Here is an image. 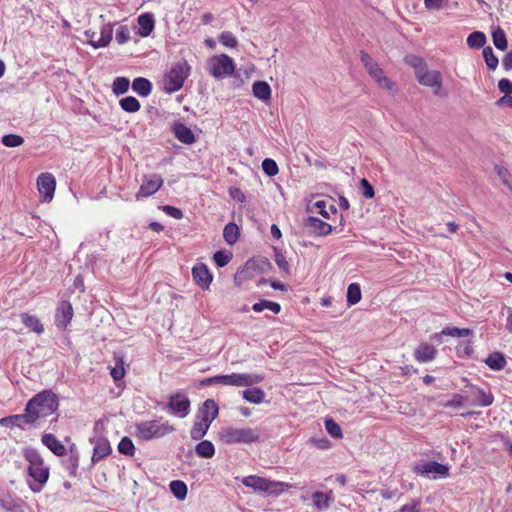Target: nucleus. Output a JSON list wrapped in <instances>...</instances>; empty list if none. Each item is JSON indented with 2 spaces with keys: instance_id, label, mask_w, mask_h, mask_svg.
Masks as SVG:
<instances>
[{
  "instance_id": "f257e3e1",
  "label": "nucleus",
  "mask_w": 512,
  "mask_h": 512,
  "mask_svg": "<svg viewBox=\"0 0 512 512\" xmlns=\"http://www.w3.org/2000/svg\"><path fill=\"white\" fill-rule=\"evenodd\" d=\"M59 407L58 396L51 390H43L33 396L24 411L33 424L40 418L54 413Z\"/></svg>"
},
{
  "instance_id": "f03ea898",
  "label": "nucleus",
  "mask_w": 512,
  "mask_h": 512,
  "mask_svg": "<svg viewBox=\"0 0 512 512\" xmlns=\"http://www.w3.org/2000/svg\"><path fill=\"white\" fill-rule=\"evenodd\" d=\"M24 457L29 463L28 475L34 482H29L30 489L37 493L40 492L49 478V467L44 466L43 459L39 452L34 448H26Z\"/></svg>"
},
{
  "instance_id": "7ed1b4c3",
  "label": "nucleus",
  "mask_w": 512,
  "mask_h": 512,
  "mask_svg": "<svg viewBox=\"0 0 512 512\" xmlns=\"http://www.w3.org/2000/svg\"><path fill=\"white\" fill-rule=\"evenodd\" d=\"M221 440L227 445L252 444L260 439V432L255 428H224L220 433Z\"/></svg>"
},
{
  "instance_id": "20e7f679",
  "label": "nucleus",
  "mask_w": 512,
  "mask_h": 512,
  "mask_svg": "<svg viewBox=\"0 0 512 512\" xmlns=\"http://www.w3.org/2000/svg\"><path fill=\"white\" fill-rule=\"evenodd\" d=\"M174 430L168 422L160 423L159 420L143 421L135 424V436L143 441L164 437Z\"/></svg>"
},
{
  "instance_id": "39448f33",
  "label": "nucleus",
  "mask_w": 512,
  "mask_h": 512,
  "mask_svg": "<svg viewBox=\"0 0 512 512\" xmlns=\"http://www.w3.org/2000/svg\"><path fill=\"white\" fill-rule=\"evenodd\" d=\"M190 66L186 61L176 63L164 78V89L167 93H174L183 87L185 79L189 76Z\"/></svg>"
},
{
  "instance_id": "423d86ee",
  "label": "nucleus",
  "mask_w": 512,
  "mask_h": 512,
  "mask_svg": "<svg viewBox=\"0 0 512 512\" xmlns=\"http://www.w3.org/2000/svg\"><path fill=\"white\" fill-rule=\"evenodd\" d=\"M235 68L236 65L233 59L226 54L213 56L207 63L208 72L216 79H222L226 76L233 75Z\"/></svg>"
},
{
  "instance_id": "0eeeda50",
  "label": "nucleus",
  "mask_w": 512,
  "mask_h": 512,
  "mask_svg": "<svg viewBox=\"0 0 512 512\" xmlns=\"http://www.w3.org/2000/svg\"><path fill=\"white\" fill-rule=\"evenodd\" d=\"M244 486L252 488L254 491L265 492L268 494L279 495L286 486L283 482L272 481L257 475H249L242 479Z\"/></svg>"
},
{
  "instance_id": "6e6552de",
  "label": "nucleus",
  "mask_w": 512,
  "mask_h": 512,
  "mask_svg": "<svg viewBox=\"0 0 512 512\" xmlns=\"http://www.w3.org/2000/svg\"><path fill=\"white\" fill-rule=\"evenodd\" d=\"M413 471L418 475H424L431 479L447 478L450 473V467L436 461H427L422 464H417Z\"/></svg>"
},
{
  "instance_id": "1a4fd4ad",
  "label": "nucleus",
  "mask_w": 512,
  "mask_h": 512,
  "mask_svg": "<svg viewBox=\"0 0 512 512\" xmlns=\"http://www.w3.org/2000/svg\"><path fill=\"white\" fill-rule=\"evenodd\" d=\"M220 384L222 385H230V386H252L253 384H258L263 381L264 377L259 374H239L232 373L227 375H220Z\"/></svg>"
},
{
  "instance_id": "9d476101",
  "label": "nucleus",
  "mask_w": 512,
  "mask_h": 512,
  "mask_svg": "<svg viewBox=\"0 0 512 512\" xmlns=\"http://www.w3.org/2000/svg\"><path fill=\"white\" fill-rule=\"evenodd\" d=\"M191 401L182 392L171 394L168 398L167 408L180 418L186 417L190 412Z\"/></svg>"
},
{
  "instance_id": "9b49d317",
  "label": "nucleus",
  "mask_w": 512,
  "mask_h": 512,
  "mask_svg": "<svg viewBox=\"0 0 512 512\" xmlns=\"http://www.w3.org/2000/svg\"><path fill=\"white\" fill-rule=\"evenodd\" d=\"M163 185L161 175L153 173L149 176L144 175L142 184L139 191L136 193L135 198L137 201L147 198L155 194Z\"/></svg>"
},
{
  "instance_id": "f8f14e48",
  "label": "nucleus",
  "mask_w": 512,
  "mask_h": 512,
  "mask_svg": "<svg viewBox=\"0 0 512 512\" xmlns=\"http://www.w3.org/2000/svg\"><path fill=\"white\" fill-rule=\"evenodd\" d=\"M37 186L39 193L43 196V201L50 202L56 188L55 177L51 173H41L37 178Z\"/></svg>"
},
{
  "instance_id": "ddd939ff",
  "label": "nucleus",
  "mask_w": 512,
  "mask_h": 512,
  "mask_svg": "<svg viewBox=\"0 0 512 512\" xmlns=\"http://www.w3.org/2000/svg\"><path fill=\"white\" fill-rule=\"evenodd\" d=\"M303 227L305 229H308L310 234H313L318 237L327 236L333 230L332 226L329 223L314 216L306 217L303 221Z\"/></svg>"
},
{
  "instance_id": "4468645a",
  "label": "nucleus",
  "mask_w": 512,
  "mask_h": 512,
  "mask_svg": "<svg viewBox=\"0 0 512 512\" xmlns=\"http://www.w3.org/2000/svg\"><path fill=\"white\" fill-rule=\"evenodd\" d=\"M192 277L195 283L202 289L208 290L212 282L213 276L204 263H197L192 268Z\"/></svg>"
},
{
  "instance_id": "2eb2a0df",
  "label": "nucleus",
  "mask_w": 512,
  "mask_h": 512,
  "mask_svg": "<svg viewBox=\"0 0 512 512\" xmlns=\"http://www.w3.org/2000/svg\"><path fill=\"white\" fill-rule=\"evenodd\" d=\"M90 442L94 444L93 454L91 457L93 464L98 463L112 453V448L107 438H90Z\"/></svg>"
},
{
  "instance_id": "dca6fc26",
  "label": "nucleus",
  "mask_w": 512,
  "mask_h": 512,
  "mask_svg": "<svg viewBox=\"0 0 512 512\" xmlns=\"http://www.w3.org/2000/svg\"><path fill=\"white\" fill-rule=\"evenodd\" d=\"M175 138L183 144L191 145L196 142L193 131L181 121H175L171 126Z\"/></svg>"
},
{
  "instance_id": "f3484780",
  "label": "nucleus",
  "mask_w": 512,
  "mask_h": 512,
  "mask_svg": "<svg viewBox=\"0 0 512 512\" xmlns=\"http://www.w3.org/2000/svg\"><path fill=\"white\" fill-rule=\"evenodd\" d=\"M73 317V308L69 301H61L58 304L55 314L56 325L59 328H66Z\"/></svg>"
},
{
  "instance_id": "a211bd4d",
  "label": "nucleus",
  "mask_w": 512,
  "mask_h": 512,
  "mask_svg": "<svg viewBox=\"0 0 512 512\" xmlns=\"http://www.w3.org/2000/svg\"><path fill=\"white\" fill-rule=\"evenodd\" d=\"M437 356V349L426 342L420 343L415 351L414 358L419 363H427L433 361Z\"/></svg>"
},
{
  "instance_id": "6ab92c4d",
  "label": "nucleus",
  "mask_w": 512,
  "mask_h": 512,
  "mask_svg": "<svg viewBox=\"0 0 512 512\" xmlns=\"http://www.w3.org/2000/svg\"><path fill=\"white\" fill-rule=\"evenodd\" d=\"M418 82L427 87L439 89L442 85V76L438 71H428L427 67L416 75Z\"/></svg>"
},
{
  "instance_id": "aec40b11",
  "label": "nucleus",
  "mask_w": 512,
  "mask_h": 512,
  "mask_svg": "<svg viewBox=\"0 0 512 512\" xmlns=\"http://www.w3.org/2000/svg\"><path fill=\"white\" fill-rule=\"evenodd\" d=\"M26 503L18 498L13 497L10 494L0 495V507L9 512H24Z\"/></svg>"
},
{
  "instance_id": "412c9836",
  "label": "nucleus",
  "mask_w": 512,
  "mask_h": 512,
  "mask_svg": "<svg viewBox=\"0 0 512 512\" xmlns=\"http://www.w3.org/2000/svg\"><path fill=\"white\" fill-rule=\"evenodd\" d=\"M137 22L139 25L138 34L141 37H148L154 30L155 19L152 13L147 12L138 16Z\"/></svg>"
},
{
  "instance_id": "4be33fe9",
  "label": "nucleus",
  "mask_w": 512,
  "mask_h": 512,
  "mask_svg": "<svg viewBox=\"0 0 512 512\" xmlns=\"http://www.w3.org/2000/svg\"><path fill=\"white\" fill-rule=\"evenodd\" d=\"M41 441L54 455L61 457L66 454L65 446L55 437V435L45 433L42 435Z\"/></svg>"
},
{
  "instance_id": "5701e85b",
  "label": "nucleus",
  "mask_w": 512,
  "mask_h": 512,
  "mask_svg": "<svg viewBox=\"0 0 512 512\" xmlns=\"http://www.w3.org/2000/svg\"><path fill=\"white\" fill-rule=\"evenodd\" d=\"M258 273V268L256 266V259L251 258L249 259L242 268H240L234 277L235 282H243L247 279L253 278Z\"/></svg>"
},
{
  "instance_id": "b1692460",
  "label": "nucleus",
  "mask_w": 512,
  "mask_h": 512,
  "mask_svg": "<svg viewBox=\"0 0 512 512\" xmlns=\"http://www.w3.org/2000/svg\"><path fill=\"white\" fill-rule=\"evenodd\" d=\"M360 60L373 79L377 80L380 76L382 77L383 70L365 50L360 51Z\"/></svg>"
},
{
  "instance_id": "393cba45",
  "label": "nucleus",
  "mask_w": 512,
  "mask_h": 512,
  "mask_svg": "<svg viewBox=\"0 0 512 512\" xmlns=\"http://www.w3.org/2000/svg\"><path fill=\"white\" fill-rule=\"evenodd\" d=\"M26 424H33L30 422V418L27 416V413L24 411L23 414H15L7 417H3L0 419V426L5 427H19L24 429Z\"/></svg>"
},
{
  "instance_id": "a878e982",
  "label": "nucleus",
  "mask_w": 512,
  "mask_h": 512,
  "mask_svg": "<svg viewBox=\"0 0 512 512\" xmlns=\"http://www.w3.org/2000/svg\"><path fill=\"white\" fill-rule=\"evenodd\" d=\"M204 408L212 409L210 416H196V418H197L198 422H201V424L206 428V430H208L211 423L218 417L219 407H218L217 403L215 402V400L206 399L204 401Z\"/></svg>"
},
{
  "instance_id": "bb28decb",
  "label": "nucleus",
  "mask_w": 512,
  "mask_h": 512,
  "mask_svg": "<svg viewBox=\"0 0 512 512\" xmlns=\"http://www.w3.org/2000/svg\"><path fill=\"white\" fill-rule=\"evenodd\" d=\"M473 330L470 328H458L453 326H446L442 329L440 333H435L432 335V339L438 340L442 336H451V337H467L472 336Z\"/></svg>"
},
{
  "instance_id": "cd10ccee",
  "label": "nucleus",
  "mask_w": 512,
  "mask_h": 512,
  "mask_svg": "<svg viewBox=\"0 0 512 512\" xmlns=\"http://www.w3.org/2000/svg\"><path fill=\"white\" fill-rule=\"evenodd\" d=\"M20 318L23 325L29 331H32L38 335L44 332V326L37 316L25 312L20 314Z\"/></svg>"
},
{
  "instance_id": "c85d7f7f",
  "label": "nucleus",
  "mask_w": 512,
  "mask_h": 512,
  "mask_svg": "<svg viewBox=\"0 0 512 512\" xmlns=\"http://www.w3.org/2000/svg\"><path fill=\"white\" fill-rule=\"evenodd\" d=\"M252 93L254 97L264 102L271 99V87L266 81H255L252 85Z\"/></svg>"
},
{
  "instance_id": "c756f323",
  "label": "nucleus",
  "mask_w": 512,
  "mask_h": 512,
  "mask_svg": "<svg viewBox=\"0 0 512 512\" xmlns=\"http://www.w3.org/2000/svg\"><path fill=\"white\" fill-rule=\"evenodd\" d=\"M152 83L144 77H137L132 82V90L141 97H147L152 91Z\"/></svg>"
},
{
  "instance_id": "7c9ffc66",
  "label": "nucleus",
  "mask_w": 512,
  "mask_h": 512,
  "mask_svg": "<svg viewBox=\"0 0 512 512\" xmlns=\"http://www.w3.org/2000/svg\"><path fill=\"white\" fill-rule=\"evenodd\" d=\"M484 363L494 371H500L502 370L506 365V359L505 355L502 352H493L490 353L486 359L484 360Z\"/></svg>"
},
{
  "instance_id": "2f4dec72",
  "label": "nucleus",
  "mask_w": 512,
  "mask_h": 512,
  "mask_svg": "<svg viewBox=\"0 0 512 512\" xmlns=\"http://www.w3.org/2000/svg\"><path fill=\"white\" fill-rule=\"evenodd\" d=\"M242 397L252 404H261L265 399V392L260 387H251L242 391Z\"/></svg>"
},
{
  "instance_id": "473e14b6",
  "label": "nucleus",
  "mask_w": 512,
  "mask_h": 512,
  "mask_svg": "<svg viewBox=\"0 0 512 512\" xmlns=\"http://www.w3.org/2000/svg\"><path fill=\"white\" fill-rule=\"evenodd\" d=\"M312 501L316 508L323 510L330 506V504L334 501V497L331 491L329 493L316 491L312 494Z\"/></svg>"
},
{
  "instance_id": "72a5a7b5",
  "label": "nucleus",
  "mask_w": 512,
  "mask_h": 512,
  "mask_svg": "<svg viewBox=\"0 0 512 512\" xmlns=\"http://www.w3.org/2000/svg\"><path fill=\"white\" fill-rule=\"evenodd\" d=\"M240 236V228L235 222H229L224 226L223 238L228 245H234Z\"/></svg>"
},
{
  "instance_id": "f704fd0d",
  "label": "nucleus",
  "mask_w": 512,
  "mask_h": 512,
  "mask_svg": "<svg viewBox=\"0 0 512 512\" xmlns=\"http://www.w3.org/2000/svg\"><path fill=\"white\" fill-rule=\"evenodd\" d=\"M473 390L475 391V399L472 402L473 405L487 407L493 403L494 396L491 392H485L479 387H475Z\"/></svg>"
},
{
  "instance_id": "c9c22d12",
  "label": "nucleus",
  "mask_w": 512,
  "mask_h": 512,
  "mask_svg": "<svg viewBox=\"0 0 512 512\" xmlns=\"http://www.w3.org/2000/svg\"><path fill=\"white\" fill-rule=\"evenodd\" d=\"M196 454L201 458H212L215 455V447L209 440H202L195 446Z\"/></svg>"
},
{
  "instance_id": "e433bc0d",
  "label": "nucleus",
  "mask_w": 512,
  "mask_h": 512,
  "mask_svg": "<svg viewBox=\"0 0 512 512\" xmlns=\"http://www.w3.org/2000/svg\"><path fill=\"white\" fill-rule=\"evenodd\" d=\"M113 27L111 24H105L101 28L100 35L97 39L96 45L93 43V48L106 47L112 40Z\"/></svg>"
},
{
  "instance_id": "4c0bfd02",
  "label": "nucleus",
  "mask_w": 512,
  "mask_h": 512,
  "mask_svg": "<svg viewBox=\"0 0 512 512\" xmlns=\"http://www.w3.org/2000/svg\"><path fill=\"white\" fill-rule=\"evenodd\" d=\"M486 40L487 38L484 32L474 31L468 35L466 42L468 47L472 49H480L484 48Z\"/></svg>"
},
{
  "instance_id": "58836bf2",
  "label": "nucleus",
  "mask_w": 512,
  "mask_h": 512,
  "mask_svg": "<svg viewBox=\"0 0 512 512\" xmlns=\"http://www.w3.org/2000/svg\"><path fill=\"white\" fill-rule=\"evenodd\" d=\"M492 40L494 46L501 51H505L508 48V41L505 31L500 27H496L492 31Z\"/></svg>"
},
{
  "instance_id": "ea45409f",
  "label": "nucleus",
  "mask_w": 512,
  "mask_h": 512,
  "mask_svg": "<svg viewBox=\"0 0 512 512\" xmlns=\"http://www.w3.org/2000/svg\"><path fill=\"white\" fill-rule=\"evenodd\" d=\"M361 300V288L358 283H351L348 285L346 293L347 305L353 306Z\"/></svg>"
},
{
  "instance_id": "a19ab883",
  "label": "nucleus",
  "mask_w": 512,
  "mask_h": 512,
  "mask_svg": "<svg viewBox=\"0 0 512 512\" xmlns=\"http://www.w3.org/2000/svg\"><path fill=\"white\" fill-rule=\"evenodd\" d=\"M171 493L178 500H184L188 493L187 485L181 480H173L169 484Z\"/></svg>"
},
{
  "instance_id": "79ce46f5",
  "label": "nucleus",
  "mask_w": 512,
  "mask_h": 512,
  "mask_svg": "<svg viewBox=\"0 0 512 512\" xmlns=\"http://www.w3.org/2000/svg\"><path fill=\"white\" fill-rule=\"evenodd\" d=\"M119 105L122 110L128 113H135L140 110V102L133 96H126L120 99Z\"/></svg>"
},
{
  "instance_id": "37998d69",
  "label": "nucleus",
  "mask_w": 512,
  "mask_h": 512,
  "mask_svg": "<svg viewBox=\"0 0 512 512\" xmlns=\"http://www.w3.org/2000/svg\"><path fill=\"white\" fill-rule=\"evenodd\" d=\"M130 87V80L127 77H116L112 84V91L115 95L125 94Z\"/></svg>"
},
{
  "instance_id": "c03bdc74",
  "label": "nucleus",
  "mask_w": 512,
  "mask_h": 512,
  "mask_svg": "<svg viewBox=\"0 0 512 512\" xmlns=\"http://www.w3.org/2000/svg\"><path fill=\"white\" fill-rule=\"evenodd\" d=\"M118 451L120 454L125 456H134L135 454V446L133 441L128 437L124 436L118 443Z\"/></svg>"
},
{
  "instance_id": "a18cd8bd",
  "label": "nucleus",
  "mask_w": 512,
  "mask_h": 512,
  "mask_svg": "<svg viewBox=\"0 0 512 512\" xmlns=\"http://www.w3.org/2000/svg\"><path fill=\"white\" fill-rule=\"evenodd\" d=\"M482 55L487 65V68L492 71L495 70L498 66L499 60L497 56H495L493 49L490 46L484 47Z\"/></svg>"
},
{
  "instance_id": "49530a36",
  "label": "nucleus",
  "mask_w": 512,
  "mask_h": 512,
  "mask_svg": "<svg viewBox=\"0 0 512 512\" xmlns=\"http://www.w3.org/2000/svg\"><path fill=\"white\" fill-rule=\"evenodd\" d=\"M324 424H325L326 431L328 432V434L331 437H333L335 439L342 438V436H343L342 429H341L340 425L333 418H326Z\"/></svg>"
},
{
  "instance_id": "de8ad7c7",
  "label": "nucleus",
  "mask_w": 512,
  "mask_h": 512,
  "mask_svg": "<svg viewBox=\"0 0 512 512\" xmlns=\"http://www.w3.org/2000/svg\"><path fill=\"white\" fill-rule=\"evenodd\" d=\"M233 255L228 250H218L213 255V260L217 267H225L232 259Z\"/></svg>"
},
{
  "instance_id": "09e8293b",
  "label": "nucleus",
  "mask_w": 512,
  "mask_h": 512,
  "mask_svg": "<svg viewBox=\"0 0 512 512\" xmlns=\"http://www.w3.org/2000/svg\"><path fill=\"white\" fill-rule=\"evenodd\" d=\"M275 256L274 261L277 264L278 268L285 273L286 275L291 274L290 265L285 257V255L278 249L274 248Z\"/></svg>"
},
{
  "instance_id": "8fccbe9b",
  "label": "nucleus",
  "mask_w": 512,
  "mask_h": 512,
  "mask_svg": "<svg viewBox=\"0 0 512 512\" xmlns=\"http://www.w3.org/2000/svg\"><path fill=\"white\" fill-rule=\"evenodd\" d=\"M262 170L268 177H274L278 174L279 168L275 160L265 158L261 164Z\"/></svg>"
},
{
  "instance_id": "3c124183",
  "label": "nucleus",
  "mask_w": 512,
  "mask_h": 512,
  "mask_svg": "<svg viewBox=\"0 0 512 512\" xmlns=\"http://www.w3.org/2000/svg\"><path fill=\"white\" fill-rule=\"evenodd\" d=\"M1 143L9 148H14L24 143V138L17 134H6L2 136Z\"/></svg>"
},
{
  "instance_id": "603ef678",
  "label": "nucleus",
  "mask_w": 512,
  "mask_h": 512,
  "mask_svg": "<svg viewBox=\"0 0 512 512\" xmlns=\"http://www.w3.org/2000/svg\"><path fill=\"white\" fill-rule=\"evenodd\" d=\"M405 61L408 65L412 66L415 69V76L427 67L423 58L416 55L406 56Z\"/></svg>"
},
{
  "instance_id": "864d4df0",
  "label": "nucleus",
  "mask_w": 512,
  "mask_h": 512,
  "mask_svg": "<svg viewBox=\"0 0 512 512\" xmlns=\"http://www.w3.org/2000/svg\"><path fill=\"white\" fill-rule=\"evenodd\" d=\"M474 349L470 340L459 343L457 347V355L460 358H469L473 354Z\"/></svg>"
},
{
  "instance_id": "5fc2aeb1",
  "label": "nucleus",
  "mask_w": 512,
  "mask_h": 512,
  "mask_svg": "<svg viewBox=\"0 0 512 512\" xmlns=\"http://www.w3.org/2000/svg\"><path fill=\"white\" fill-rule=\"evenodd\" d=\"M219 42L229 48H236L238 41L236 37L229 31H224L219 35Z\"/></svg>"
},
{
  "instance_id": "6e6d98bb",
  "label": "nucleus",
  "mask_w": 512,
  "mask_h": 512,
  "mask_svg": "<svg viewBox=\"0 0 512 512\" xmlns=\"http://www.w3.org/2000/svg\"><path fill=\"white\" fill-rule=\"evenodd\" d=\"M360 192L366 199H372L375 196L374 187L366 178L360 180Z\"/></svg>"
},
{
  "instance_id": "4d7b16f0",
  "label": "nucleus",
  "mask_w": 512,
  "mask_h": 512,
  "mask_svg": "<svg viewBox=\"0 0 512 512\" xmlns=\"http://www.w3.org/2000/svg\"><path fill=\"white\" fill-rule=\"evenodd\" d=\"M208 430L196 420L190 430V437L193 440H201L207 433Z\"/></svg>"
},
{
  "instance_id": "13d9d810",
  "label": "nucleus",
  "mask_w": 512,
  "mask_h": 512,
  "mask_svg": "<svg viewBox=\"0 0 512 512\" xmlns=\"http://www.w3.org/2000/svg\"><path fill=\"white\" fill-rule=\"evenodd\" d=\"M111 377L115 382L122 380L125 376L124 362L122 359H119L115 366L110 371Z\"/></svg>"
},
{
  "instance_id": "bf43d9fd",
  "label": "nucleus",
  "mask_w": 512,
  "mask_h": 512,
  "mask_svg": "<svg viewBox=\"0 0 512 512\" xmlns=\"http://www.w3.org/2000/svg\"><path fill=\"white\" fill-rule=\"evenodd\" d=\"M130 39V31L126 25L120 26L116 31V41L124 44Z\"/></svg>"
},
{
  "instance_id": "052dcab7",
  "label": "nucleus",
  "mask_w": 512,
  "mask_h": 512,
  "mask_svg": "<svg viewBox=\"0 0 512 512\" xmlns=\"http://www.w3.org/2000/svg\"><path fill=\"white\" fill-rule=\"evenodd\" d=\"M256 259V266L258 268V273L263 274L272 269L271 262L266 257H258Z\"/></svg>"
},
{
  "instance_id": "680f3d73",
  "label": "nucleus",
  "mask_w": 512,
  "mask_h": 512,
  "mask_svg": "<svg viewBox=\"0 0 512 512\" xmlns=\"http://www.w3.org/2000/svg\"><path fill=\"white\" fill-rule=\"evenodd\" d=\"M162 210L165 214L168 216L174 218V219H182L183 218V212L181 209L171 206V205H164L162 206Z\"/></svg>"
},
{
  "instance_id": "e2e57ef3",
  "label": "nucleus",
  "mask_w": 512,
  "mask_h": 512,
  "mask_svg": "<svg viewBox=\"0 0 512 512\" xmlns=\"http://www.w3.org/2000/svg\"><path fill=\"white\" fill-rule=\"evenodd\" d=\"M67 462H68V469L70 470V472H69L70 476L75 477L76 473H77L78 465H79L78 453L72 454L69 457V459L67 460Z\"/></svg>"
},
{
  "instance_id": "0e129e2a",
  "label": "nucleus",
  "mask_w": 512,
  "mask_h": 512,
  "mask_svg": "<svg viewBox=\"0 0 512 512\" xmlns=\"http://www.w3.org/2000/svg\"><path fill=\"white\" fill-rule=\"evenodd\" d=\"M466 398L460 394H454L452 399L445 403V407L459 408L465 403Z\"/></svg>"
},
{
  "instance_id": "69168bd1",
  "label": "nucleus",
  "mask_w": 512,
  "mask_h": 512,
  "mask_svg": "<svg viewBox=\"0 0 512 512\" xmlns=\"http://www.w3.org/2000/svg\"><path fill=\"white\" fill-rule=\"evenodd\" d=\"M498 89L504 95L512 94V81L507 78H502L498 81Z\"/></svg>"
},
{
  "instance_id": "338daca9",
  "label": "nucleus",
  "mask_w": 512,
  "mask_h": 512,
  "mask_svg": "<svg viewBox=\"0 0 512 512\" xmlns=\"http://www.w3.org/2000/svg\"><path fill=\"white\" fill-rule=\"evenodd\" d=\"M229 195L231 198L237 202H244L246 197L245 194L242 192L240 188L237 187H230L229 188Z\"/></svg>"
},
{
  "instance_id": "774afa93",
  "label": "nucleus",
  "mask_w": 512,
  "mask_h": 512,
  "mask_svg": "<svg viewBox=\"0 0 512 512\" xmlns=\"http://www.w3.org/2000/svg\"><path fill=\"white\" fill-rule=\"evenodd\" d=\"M420 504L417 500H412L411 503L405 504L400 508V512H421L418 507Z\"/></svg>"
}]
</instances>
